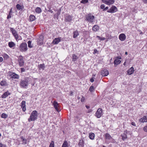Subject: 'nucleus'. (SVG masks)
<instances>
[{
	"mask_svg": "<svg viewBox=\"0 0 147 147\" xmlns=\"http://www.w3.org/2000/svg\"><path fill=\"white\" fill-rule=\"evenodd\" d=\"M28 79L25 78L24 79L21 80L20 83V86L21 88H26L28 85Z\"/></svg>",
	"mask_w": 147,
	"mask_h": 147,
	"instance_id": "1",
	"label": "nucleus"
},
{
	"mask_svg": "<svg viewBox=\"0 0 147 147\" xmlns=\"http://www.w3.org/2000/svg\"><path fill=\"white\" fill-rule=\"evenodd\" d=\"M37 112L36 110L33 111L30 115V118L28 119V121L30 122L35 121L37 119Z\"/></svg>",
	"mask_w": 147,
	"mask_h": 147,
	"instance_id": "2",
	"label": "nucleus"
},
{
	"mask_svg": "<svg viewBox=\"0 0 147 147\" xmlns=\"http://www.w3.org/2000/svg\"><path fill=\"white\" fill-rule=\"evenodd\" d=\"M19 49L21 52L26 51L28 49L27 43L25 42H22L19 47Z\"/></svg>",
	"mask_w": 147,
	"mask_h": 147,
	"instance_id": "3",
	"label": "nucleus"
},
{
	"mask_svg": "<svg viewBox=\"0 0 147 147\" xmlns=\"http://www.w3.org/2000/svg\"><path fill=\"white\" fill-rule=\"evenodd\" d=\"M102 109L98 108L95 113V116L98 118H100L102 116Z\"/></svg>",
	"mask_w": 147,
	"mask_h": 147,
	"instance_id": "4",
	"label": "nucleus"
},
{
	"mask_svg": "<svg viewBox=\"0 0 147 147\" xmlns=\"http://www.w3.org/2000/svg\"><path fill=\"white\" fill-rule=\"evenodd\" d=\"M118 9L117 7L115 5H113L110 9L107 11V12L113 13L117 11Z\"/></svg>",
	"mask_w": 147,
	"mask_h": 147,
	"instance_id": "5",
	"label": "nucleus"
},
{
	"mask_svg": "<svg viewBox=\"0 0 147 147\" xmlns=\"http://www.w3.org/2000/svg\"><path fill=\"white\" fill-rule=\"evenodd\" d=\"M18 61L19 66L20 67L23 66L24 63L23 57L21 55L19 56Z\"/></svg>",
	"mask_w": 147,
	"mask_h": 147,
	"instance_id": "6",
	"label": "nucleus"
},
{
	"mask_svg": "<svg viewBox=\"0 0 147 147\" xmlns=\"http://www.w3.org/2000/svg\"><path fill=\"white\" fill-rule=\"evenodd\" d=\"M86 20L90 22H93V20L94 19V16L92 15L91 14H88L86 17Z\"/></svg>",
	"mask_w": 147,
	"mask_h": 147,
	"instance_id": "7",
	"label": "nucleus"
},
{
	"mask_svg": "<svg viewBox=\"0 0 147 147\" xmlns=\"http://www.w3.org/2000/svg\"><path fill=\"white\" fill-rule=\"evenodd\" d=\"M10 31L11 32L13 36L15 37L16 39L17 40L18 38V36L16 30H14L13 28H10Z\"/></svg>",
	"mask_w": 147,
	"mask_h": 147,
	"instance_id": "8",
	"label": "nucleus"
},
{
	"mask_svg": "<svg viewBox=\"0 0 147 147\" xmlns=\"http://www.w3.org/2000/svg\"><path fill=\"white\" fill-rule=\"evenodd\" d=\"M53 105L54 107L56 110L58 112L60 111V110L59 109V104L56 101H54L53 102Z\"/></svg>",
	"mask_w": 147,
	"mask_h": 147,
	"instance_id": "9",
	"label": "nucleus"
},
{
	"mask_svg": "<svg viewBox=\"0 0 147 147\" xmlns=\"http://www.w3.org/2000/svg\"><path fill=\"white\" fill-rule=\"evenodd\" d=\"M101 75L102 76H107L109 74V71L106 69H103L101 71Z\"/></svg>",
	"mask_w": 147,
	"mask_h": 147,
	"instance_id": "10",
	"label": "nucleus"
},
{
	"mask_svg": "<svg viewBox=\"0 0 147 147\" xmlns=\"http://www.w3.org/2000/svg\"><path fill=\"white\" fill-rule=\"evenodd\" d=\"M44 36L42 35L39 36V38L37 40L38 43L40 45H42L43 44Z\"/></svg>",
	"mask_w": 147,
	"mask_h": 147,
	"instance_id": "11",
	"label": "nucleus"
},
{
	"mask_svg": "<svg viewBox=\"0 0 147 147\" xmlns=\"http://www.w3.org/2000/svg\"><path fill=\"white\" fill-rule=\"evenodd\" d=\"M72 19V17L70 15H67L65 18L64 20L66 22H71Z\"/></svg>",
	"mask_w": 147,
	"mask_h": 147,
	"instance_id": "12",
	"label": "nucleus"
},
{
	"mask_svg": "<svg viewBox=\"0 0 147 147\" xmlns=\"http://www.w3.org/2000/svg\"><path fill=\"white\" fill-rule=\"evenodd\" d=\"M9 74V76H11V77L12 78L18 79L19 78V76L14 73H11Z\"/></svg>",
	"mask_w": 147,
	"mask_h": 147,
	"instance_id": "13",
	"label": "nucleus"
},
{
	"mask_svg": "<svg viewBox=\"0 0 147 147\" xmlns=\"http://www.w3.org/2000/svg\"><path fill=\"white\" fill-rule=\"evenodd\" d=\"M119 40L121 41H123L125 40L126 36L125 34L123 33H122L119 35Z\"/></svg>",
	"mask_w": 147,
	"mask_h": 147,
	"instance_id": "14",
	"label": "nucleus"
},
{
	"mask_svg": "<svg viewBox=\"0 0 147 147\" xmlns=\"http://www.w3.org/2000/svg\"><path fill=\"white\" fill-rule=\"evenodd\" d=\"M61 37L55 38L53 41L52 43L54 45L58 44L61 40Z\"/></svg>",
	"mask_w": 147,
	"mask_h": 147,
	"instance_id": "15",
	"label": "nucleus"
},
{
	"mask_svg": "<svg viewBox=\"0 0 147 147\" xmlns=\"http://www.w3.org/2000/svg\"><path fill=\"white\" fill-rule=\"evenodd\" d=\"M10 94L11 93H10L8 91H7L2 94L1 96V97L2 98H5Z\"/></svg>",
	"mask_w": 147,
	"mask_h": 147,
	"instance_id": "16",
	"label": "nucleus"
},
{
	"mask_svg": "<svg viewBox=\"0 0 147 147\" xmlns=\"http://www.w3.org/2000/svg\"><path fill=\"white\" fill-rule=\"evenodd\" d=\"M127 131H124L123 134H122L121 136L122 137V140L123 141H125L127 138Z\"/></svg>",
	"mask_w": 147,
	"mask_h": 147,
	"instance_id": "17",
	"label": "nucleus"
},
{
	"mask_svg": "<svg viewBox=\"0 0 147 147\" xmlns=\"http://www.w3.org/2000/svg\"><path fill=\"white\" fill-rule=\"evenodd\" d=\"M134 71V68L133 67H132L129 69L127 71V72L128 75H131L133 73Z\"/></svg>",
	"mask_w": 147,
	"mask_h": 147,
	"instance_id": "18",
	"label": "nucleus"
},
{
	"mask_svg": "<svg viewBox=\"0 0 147 147\" xmlns=\"http://www.w3.org/2000/svg\"><path fill=\"white\" fill-rule=\"evenodd\" d=\"M26 101H22L21 102V106L22 108L23 111L24 112L26 110Z\"/></svg>",
	"mask_w": 147,
	"mask_h": 147,
	"instance_id": "19",
	"label": "nucleus"
},
{
	"mask_svg": "<svg viewBox=\"0 0 147 147\" xmlns=\"http://www.w3.org/2000/svg\"><path fill=\"white\" fill-rule=\"evenodd\" d=\"M140 122L144 123L147 122V116H144L142 118H141L139 120Z\"/></svg>",
	"mask_w": 147,
	"mask_h": 147,
	"instance_id": "20",
	"label": "nucleus"
},
{
	"mask_svg": "<svg viewBox=\"0 0 147 147\" xmlns=\"http://www.w3.org/2000/svg\"><path fill=\"white\" fill-rule=\"evenodd\" d=\"M84 142L82 139L80 140L78 143V145L79 147H84Z\"/></svg>",
	"mask_w": 147,
	"mask_h": 147,
	"instance_id": "21",
	"label": "nucleus"
},
{
	"mask_svg": "<svg viewBox=\"0 0 147 147\" xmlns=\"http://www.w3.org/2000/svg\"><path fill=\"white\" fill-rule=\"evenodd\" d=\"M121 61L118 59H116L114 61V63L115 67H116L118 64L120 63Z\"/></svg>",
	"mask_w": 147,
	"mask_h": 147,
	"instance_id": "22",
	"label": "nucleus"
},
{
	"mask_svg": "<svg viewBox=\"0 0 147 147\" xmlns=\"http://www.w3.org/2000/svg\"><path fill=\"white\" fill-rule=\"evenodd\" d=\"M79 35L77 30L74 31L73 32V37L74 38H76Z\"/></svg>",
	"mask_w": 147,
	"mask_h": 147,
	"instance_id": "23",
	"label": "nucleus"
},
{
	"mask_svg": "<svg viewBox=\"0 0 147 147\" xmlns=\"http://www.w3.org/2000/svg\"><path fill=\"white\" fill-rule=\"evenodd\" d=\"M105 136L106 139L107 140H110L112 139V137L108 133H106L105 135Z\"/></svg>",
	"mask_w": 147,
	"mask_h": 147,
	"instance_id": "24",
	"label": "nucleus"
},
{
	"mask_svg": "<svg viewBox=\"0 0 147 147\" xmlns=\"http://www.w3.org/2000/svg\"><path fill=\"white\" fill-rule=\"evenodd\" d=\"M8 46L11 48H12L15 46V43L13 42H8Z\"/></svg>",
	"mask_w": 147,
	"mask_h": 147,
	"instance_id": "25",
	"label": "nucleus"
},
{
	"mask_svg": "<svg viewBox=\"0 0 147 147\" xmlns=\"http://www.w3.org/2000/svg\"><path fill=\"white\" fill-rule=\"evenodd\" d=\"M39 69H42L44 70L45 68V66L44 64H40L38 65Z\"/></svg>",
	"mask_w": 147,
	"mask_h": 147,
	"instance_id": "26",
	"label": "nucleus"
},
{
	"mask_svg": "<svg viewBox=\"0 0 147 147\" xmlns=\"http://www.w3.org/2000/svg\"><path fill=\"white\" fill-rule=\"evenodd\" d=\"M99 27L97 25H94L92 28V30L94 32H96L99 29Z\"/></svg>",
	"mask_w": 147,
	"mask_h": 147,
	"instance_id": "27",
	"label": "nucleus"
},
{
	"mask_svg": "<svg viewBox=\"0 0 147 147\" xmlns=\"http://www.w3.org/2000/svg\"><path fill=\"white\" fill-rule=\"evenodd\" d=\"M89 138L91 140H93L94 138L95 134L93 133H91L89 134Z\"/></svg>",
	"mask_w": 147,
	"mask_h": 147,
	"instance_id": "28",
	"label": "nucleus"
},
{
	"mask_svg": "<svg viewBox=\"0 0 147 147\" xmlns=\"http://www.w3.org/2000/svg\"><path fill=\"white\" fill-rule=\"evenodd\" d=\"M35 19V16L32 15H30L29 16V19L30 21H34Z\"/></svg>",
	"mask_w": 147,
	"mask_h": 147,
	"instance_id": "29",
	"label": "nucleus"
},
{
	"mask_svg": "<svg viewBox=\"0 0 147 147\" xmlns=\"http://www.w3.org/2000/svg\"><path fill=\"white\" fill-rule=\"evenodd\" d=\"M72 60L73 61H75L78 59V57L77 56L74 54L72 55Z\"/></svg>",
	"mask_w": 147,
	"mask_h": 147,
	"instance_id": "30",
	"label": "nucleus"
},
{
	"mask_svg": "<svg viewBox=\"0 0 147 147\" xmlns=\"http://www.w3.org/2000/svg\"><path fill=\"white\" fill-rule=\"evenodd\" d=\"M35 11L37 13H39L41 12L42 10L40 7H37L35 9Z\"/></svg>",
	"mask_w": 147,
	"mask_h": 147,
	"instance_id": "31",
	"label": "nucleus"
},
{
	"mask_svg": "<svg viewBox=\"0 0 147 147\" xmlns=\"http://www.w3.org/2000/svg\"><path fill=\"white\" fill-rule=\"evenodd\" d=\"M21 139L23 142V144H27V140L24 138L22 136L21 137Z\"/></svg>",
	"mask_w": 147,
	"mask_h": 147,
	"instance_id": "32",
	"label": "nucleus"
},
{
	"mask_svg": "<svg viewBox=\"0 0 147 147\" xmlns=\"http://www.w3.org/2000/svg\"><path fill=\"white\" fill-rule=\"evenodd\" d=\"M95 88H94V86H91L90 87L89 90L91 92H93L95 90Z\"/></svg>",
	"mask_w": 147,
	"mask_h": 147,
	"instance_id": "33",
	"label": "nucleus"
},
{
	"mask_svg": "<svg viewBox=\"0 0 147 147\" xmlns=\"http://www.w3.org/2000/svg\"><path fill=\"white\" fill-rule=\"evenodd\" d=\"M108 3H107V5H109L112 4L115 2L114 0H108Z\"/></svg>",
	"mask_w": 147,
	"mask_h": 147,
	"instance_id": "34",
	"label": "nucleus"
},
{
	"mask_svg": "<svg viewBox=\"0 0 147 147\" xmlns=\"http://www.w3.org/2000/svg\"><path fill=\"white\" fill-rule=\"evenodd\" d=\"M32 41L29 40L28 42V46L29 48H32L33 47V45L31 44Z\"/></svg>",
	"mask_w": 147,
	"mask_h": 147,
	"instance_id": "35",
	"label": "nucleus"
},
{
	"mask_svg": "<svg viewBox=\"0 0 147 147\" xmlns=\"http://www.w3.org/2000/svg\"><path fill=\"white\" fill-rule=\"evenodd\" d=\"M3 57L4 59H8L9 57V56L7 54L5 53L3 55Z\"/></svg>",
	"mask_w": 147,
	"mask_h": 147,
	"instance_id": "36",
	"label": "nucleus"
},
{
	"mask_svg": "<svg viewBox=\"0 0 147 147\" xmlns=\"http://www.w3.org/2000/svg\"><path fill=\"white\" fill-rule=\"evenodd\" d=\"M16 7L17 9L20 10L22 9V7L20 4H17L16 5Z\"/></svg>",
	"mask_w": 147,
	"mask_h": 147,
	"instance_id": "37",
	"label": "nucleus"
},
{
	"mask_svg": "<svg viewBox=\"0 0 147 147\" xmlns=\"http://www.w3.org/2000/svg\"><path fill=\"white\" fill-rule=\"evenodd\" d=\"M68 144L66 141H65L63 143L62 147H67Z\"/></svg>",
	"mask_w": 147,
	"mask_h": 147,
	"instance_id": "38",
	"label": "nucleus"
},
{
	"mask_svg": "<svg viewBox=\"0 0 147 147\" xmlns=\"http://www.w3.org/2000/svg\"><path fill=\"white\" fill-rule=\"evenodd\" d=\"M7 117V115L5 113H3L1 115V117L3 118H6Z\"/></svg>",
	"mask_w": 147,
	"mask_h": 147,
	"instance_id": "39",
	"label": "nucleus"
},
{
	"mask_svg": "<svg viewBox=\"0 0 147 147\" xmlns=\"http://www.w3.org/2000/svg\"><path fill=\"white\" fill-rule=\"evenodd\" d=\"M88 2V0H82L80 3L83 4H85L87 3Z\"/></svg>",
	"mask_w": 147,
	"mask_h": 147,
	"instance_id": "40",
	"label": "nucleus"
},
{
	"mask_svg": "<svg viewBox=\"0 0 147 147\" xmlns=\"http://www.w3.org/2000/svg\"><path fill=\"white\" fill-rule=\"evenodd\" d=\"M6 84V82L5 81H2L0 82V85L1 86H4Z\"/></svg>",
	"mask_w": 147,
	"mask_h": 147,
	"instance_id": "41",
	"label": "nucleus"
},
{
	"mask_svg": "<svg viewBox=\"0 0 147 147\" xmlns=\"http://www.w3.org/2000/svg\"><path fill=\"white\" fill-rule=\"evenodd\" d=\"M49 147H54V142L53 141H51Z\"/></svg>",
	"mask_w": 147,
	"mask_h": 147,
	"instance_id": "42",
	"label": "nucleus"
},
{
	"mask_svg": "<svg viewBox=\"0 0 147 147\" xmlns=\"http://www.w3.org/2000/svg\"><path fill=\"white\" fill-rule=\"evenodd\" d=\"M96 37L98 38V39L101 40H104L105 39V38L104 37L101 38L99 36H97Z\"/></svg>",
	"mask_w": 147,
	"mask_h": 147,
	"instance_id": "43",
	"label": "nucleus"
},
{
	"mask_svg": "<svg viewBox=\"0 0 147 147\" xmlns=\"http://www.w3.org/2000/svg\"><path fill=\"white\" fill-rule=\"evenodd\" d=\"M11 15L12 14L11 13H9V14L7 16V19H8L9 18H11Z\"/></svg>",
	"mask_w": 147,
	"mask_h": 147,
	"instance_id": "44",
	"label": "nucleus"
},
{
	"mask_svg": "<svg viewBox=\"0 0 147 147\" xmlns=\"http://www.w3.org/2000/svg\"><path fill=\"white\" fill-rule=\"evenodd\" d=\"M108 0H102V1L104 3L107 5L108 3Z\"/></svg>",
	"mask_w": 147,
	"mask_h": 147,
	"instance_id": "45",
	"label": "nucleus"
},
{
	"mask_svg": "<svg viewBox=\"0 0 147 147\" xmlns=\"http://www.w3.org/2000/svg\"><path fill=\"white\" fill-rule=\"evenodd\" d=\"M0 147H6V146L5 145L3 144L0 142Z\"/></svg>",
	"mask_w": 147,
	"mask_h": 147,
	"instance_id": "46",
	"label": "nucleus"
},
{
	"mask_svg": "<svg viewBox=\"0 0 147 147\" xmlns=\"http://www.w3.org/2000/svg\"><path fill=\"white\" fill-rule=\"evenodd\" d=\"M100 7L101 9H103L105 8V5L104 4H102Z\"/></svg>",
	"mask_w": 147,
	"mask_h": 147,
	"instance_id": "47",
	"label": "nucleus"
},
{
	"mask_svg": "<svg viewBox=\"0 0 147 147\" xmlns=\"http://www.w3.org/2000/svg\"><path fill=\"white\" fill-rule=\"evenodd\" d=\"M48 8L49 9L47 11H48L50 12L51 13H52L53 12V11L51 10V8L49 7Z\"/></svg>",
	"mask_w": 147,
	"mask_h": 147,
	"instance_id": "48",
	"label": "nucleus"
},
{
	"mask_svg": "<svg viewBox=\"0 0 147 147\" xmlns=\"http://www.w3.org/2000/svg\"><path fill=\"white\" fill-rule=\"evenodd\" d=\"M143 129L145 131L147 132V126L144 127Z\"/></svg>",
	"mask_w": 147,
	"mask_h": 147,
	"instance_id": "49",
	"label": "nucleus"
},
{
	"mask_svg": "<svg viewBox=\"0 0 147 147\" xmlns=\"http://www.w3.org/2000/svg\"><path fill=\"white\" fill-rule=\"evenodd\" d=\"M84 97L82 96L81 99V101L82 102H83L84 101Z\"/></svg>",
	"mask_w": 147,
	"mask_h": 147,
	"instance_id": "50",
	"label": "nucleus"
},
{
	"mask_svg": "<svg viewBox=\"0 0 147 147\" xmlns=\"http://www.w3.org/2000/svg\"><path fill=\"white\" fill-rule=\"evenodd\" d=\"M94 78H92L90 80V81L91 82H94Z\"/></svg>",
	"mask_w": 147,
	"mask_h": 147,
	"instance_id": "51",
	"label": "nucleus"
},
{
	"mask_svg": "<svg viewBox=\"0 0 147 147\" xmlns=\"http://www.w3.org/2000/svg\"><path fill=\"white\" fill-rule=\"evenodd\" d=\"M98 52V51H97V50L96 49H95L94 50L93 53L96 54V53Z\"/></svg>",
	"mask_w": 147,
	"mask_h": 147,
	"instance_id": "52",
	"label": "nucleus"
},
{
	"mask_svg": "<svg viewBox=\"0 0 147 147\" xmlns=\"http://www.w3.org/2000/svg\"><path fill=\"white\" fill-rule=\"evenodd\" d=\"M108 8H109V7H105V8L103 10V11H106L108 9Z\"/></svg>",
	"mask_w": 147,
	"mask_h": 147,
	"instance_id": "53",
	"label": "nucleus"
},
{
	"mask_svg": "<svg viewBox=\"0 0 147 147\" xmlns=\"http://www.w3.org/2000/svg\"><path fill=\"white\" fill-rule=\"evenodd\" d=\"M131 125L134 126H136V124H135V123L134 122H132L131 123Z\"/></svg>",
	"mask_w": 147,
	"mask_h": 147,
	"instance_id": "54",
	"label": "nucleus"
},
{
	"mask_svg": "<svg viewBox=\"0 0 147 147\" xmlns=\"http://www.w3.org/2000/svg\"><path fill=\"white\" fill-rule=\"evenodd\" d=\"M21 72H24L25 71V69L24 68H21Z\"/></svg>",
	"mask_w": 147,
	"mask_h": 147,
	"instance_id": "55",
	"label": "nucleus"
},
{
	"mask_svg": "<svg viewBox=\"0 0 147 147\" xmlns=\"http://www.w3.org/2000/svg\"><path fill=\"white\" fill-rule=\"evenodd\" d=\"M3 61V58L1 57H0V62H2Z\"/></svg>",
	"mask_w": 147,
	"mask_h": 147,
	"instance_id": "56",
	"label": "nucleus"
},
{
	"mask_svg": "<svg viewBox=\"0 0 147 147\" xmlns=\"http://www.w3.org/2000/svg\"><path fill=\"white\" fill-rule=\"evenodd\" d=\"M117 59H121V57L120 56H118L117 57Z\"/></svg>",
	"mask_w": 147,
	"mask_h": 147,
	"instance_id": "57",
	"label": "nucleus"
},
{
	"mask_svg": "<svg viewBox=\"0 0 147 147\" xmlns=\"http://www.w3.org/2000/svg\"><path fill=\"white\" fill-rule=\"evenodd\" d=\"M86 108L87 109H89L90 108V106H88L87 105H86Z\"/></svg>",
	"mask_w": 147,
	"mask_h": 147,
	"instance_id": "58",
	"label": "nucleus"
},
{
	"mask_svg": "<svg viewBox=\"0 0 147 147\" xmlns=\"http://www.w3.org/2000/svg\"><path fill=\"white\" fill-rule=\"evenodd\" d=\"M73 95V92L72 91H70V95Z\"/></svg>",
	"mask_w": 147,
	"mask_h": 147,
	"instance_id": "59",
	"label": "nucleus"
},
{
	"mask_svg": "<svg viewBox=\"0 0 147 147\" xmlns=\"http://www.w3.org/2000/svg\"><path fill=\"white\" fill-rule=\"evenodd\" d=\"M144 2L145 3H147V0H143Z\"/></svg>",
	"mask_w": 147,
	"mask_h": 147,
	"instance_id": "60",
	"label": "nucleus"
},
{
	"mask_svg": "<svg viewBox=\"0 0 147 147\" xmlns=\"http://www.w3.org/2000/svg\"><path fill=\"white\" fill-rule=\"evenodd\" d=\"M12 8H11L10 9V11H9V13H12Z\"/></svg>",
	"mask_w": 147,
	"mask_h": 147,
	"instance_id": "61",
	"label": "nucleus"
},
{
	"mask_svg": "<svg viewBox=\"0 0 147 147\" xmlns=\"http://www.w3.org/2000/svg\"><path fill=\"white\" fill-rule=\"evenodd\" d=\"M123 65H126V62H125L123 63Z\"/></svg>",
	"mask_w": 147,
	"mask_h": 147,
	"instance_id": "62",
	"label": "nucleus"
},
{
	"mask_svg": "<svg viewBox=\"0 0 147 147\" xmlns=\"http://www.w3.org/2000/svg\"><path fill=\"white\" fill-rule=\"evenodd\" d=\"M125 54L126 55H127V52H125Z\"/></svg>",
	"mask_w": 147,
	"mask_h": 147,
	"instance_id": "63",
	"label": "nucleus"
},
{
	"mask_svg": "<svg viewBox=\"0 0 147 147\" xmlns=\"http://www.w3.org/2000/svg\"><path fill=\"white\" fill-rule=\"evenodd\" d=\"M90 111H91L90 110H89V112H90Z\"/></svg>",
	"mask_w": 147,
	"mask_h": 147,
	"instance_id": "64",
	"label": "nucleus"
}]
</instances>
